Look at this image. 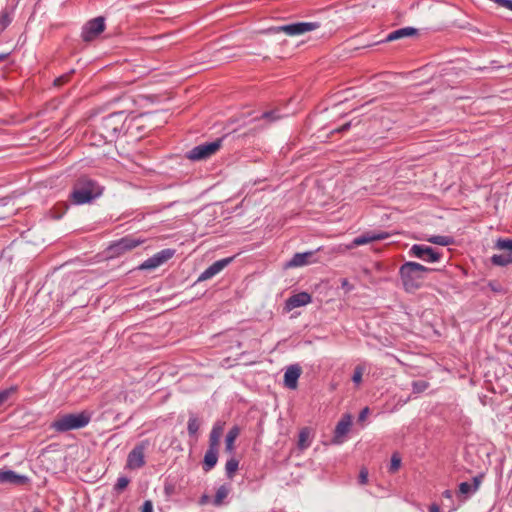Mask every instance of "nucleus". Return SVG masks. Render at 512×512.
<instances>
[{"instance_id": "nucleus-1", "label": "nucleus", "mask_w": 512, "mask_h": 512, "mask_svg": "<svg viewBox=\"0 0 512 512\" xmlns=\"http://www.w3.org/2000/svg\"><path fill=\"white\" fill-rule=\"evenodd\" d=\"M429 271V268L416 262L404 263L399 270L404 289L407 292H414L419 289L423 285L426 274Z\"/></svg>"}, {"instance_id": "nucleus-2", "label": "nucleus", "mask_w": 512, "mask_h": 512, "mask_svg": "<svg viewBox=\"0 0 512 512\" xmlns=\"http://www.w3.org/2000/svg\"><path fill=\"white\" fill-rule=\"evenodd\" d=\"M102 194V188L90 179H80L71 194L72 200L75 204H85Z\"/></svg>"}, {"instance_id": "nucleus-3", "label": "nucleus", "mask_w": 512, "mask_h": 512, "mask_svg": "<svg viewBox=\"0 0 512 512\" xmlns=\"http://www.w3.org/2000/svg\"><path fill=\"white\" fill-rule=\"evenodd\" d=\"M91 414L83 411L75 414H65L57 418L51 427L58 432H66L70 430L80 429L89 424Z\"/></svg>"}, {"instance_id": "nucleus-4", "label": "nucleus", "mask_w": 512, "mask_h": 512, "mask_svg": "<svg viewBox=\"0 0 512 512\" xmlns=\"http://www.w3.org/2000/svg\"><path fill=\"white\" fill-rule=\"evenodd\" d=\"M319 24L316 22H297L283 26L271 27L269 33L284 32L289 36H298L316 30Z\"/></svg>"}, {"instance_id": "nucleus-5", "label": "nucleus", "mask_w": 512, "mask_h": 512, "mask_svg": "<svg viewBox=\"0 0 512 512\" xmlns=\"http://www.w3.org/2000/svg\"><path fill=\"white\" fill-rule=\"evenodd\" d=\"M125 120L124 112L112 113L102 120V129L106 137H114L123 128Z\"/></svg>"}, {"instance_id": "nucleus-6", "label": "nucleus", "mask_w": 512, "mask_h": 512, "mask_svg": "<svg viewBox=\"0 0 512 512\" xmlns=\"http://www.w3.org/2000/svg\"><path fill=\"white\" fill-rule=\"evenodd\" d=\"M221 146V140L200 144L187 153V158L193 161L204 160L213 155Z\"/></svg>"}, {"instance_id": "nucleus-7", "label": "nucleus", "mask_w": 512, "mask_h": 512, "mask_svg": "<svg viewBox=\"0 0 512 512\" xmlns=\"http://www.w3.org/2000/svg\"><path fill=\"white\" fill-rule=\"evenodd\" d=\"M409 255L429 263L437 262L441 257L433 248L419 244H415L409 249Z\"/></svg>"}, {"instance_id": "nucleus-8", "label": "nucleus", "mask_w": 512, "mask_h": 512, "mask_svg": "<svg viewBox=\"0 0 512 512\" xmlns=\"http://www.w3.org/2000/svg\"><path fill=\"white\" fill-rule=\"evenodd\" d=\"M175 254V251L173 249H163L159 251L158 253L154 254L152 257L145 260L139 268L141 270H152L155 269L162 264H164L166 261L171 259Z\"/></svg>"}, {"instance_id": "nucleus-9", "label": "nucleus", "mask_w": 512, "mask_h": 512, "mask_svg": "<svg viewBox=\"0 0 512 512\" xmlns=\"http://www.w3.org/2000/svg\"><path fill=\"white\" fill-rule=\"evenodd\" d=\"M105 28L103 17H97L85 24L82 30V38L84 41H91L95 39Z\"/></svg>"}, {"instance_id": "nucleus-10", "label": "nucleus", "mask_w": 512, "mask_h": 512, "mask_svg": "<svg viewBox=\"0 0 512 512\" xmlns=\"http://www.w3.org/2000/svg\"><path fill=\"white\" fill-rule=\"evenodd\" d=\"M145 450L146 444L141 443L136 445L128 454L126 467L128 469H139L145 464Z\"/></svg>"}, {"instance_id": "nucleus-11", "label": "nucleus", "mask_w": 512, "mask_h": 512, "mask_svg": "<svg viewBox=\"0 0 512 512\" xmlns=\"http://www.w3.org/2000/svg\"><path fill=\"white\" fill-rule=\"evenodd\" d=\"M232 260L233 257H228L214 262L200 274V276L198 277V281L202 282L214 277L215 275L220 273L226 266H228L232 262Z\"/></svg>"}, {"instance_id": "nucleus-12", "label": "nucleus", "mask_w": 512, "mask_h": 512, "mask_svg": "<svg viewBox=\"0 0 512 512\" xmlns=\"http://www.w3.org/2000/svg\"><path fill=\"white\" fill-rule=\"evenodd\" d=\"M144 242L143 239L137 238L135 236H126L121 238L119 241L114 243L111 246V249L114 250L115 253H124L126 251L132 250L142 244Z\"/></svg>"}, {"instance_id": "nucleus-13", "label": "nucleus", "mask_w": 512, "mask_h": 512, "mask_svg": "<svg viewBox=\"0 0 512 512\" xmlns=\"http://www.w3.org/2000/svg\"><path fill=\"white\" fill-rule=\"evenodd\" d=\"M301 372V368L297 364L290 365L289 367H287L284 373L285 386L289 389H296Z\"/></svg>"}, {"instance_id": "nucleus-14", "label": "nucleus", "mask_w": 512, "mask_h": 512, "mask_svg": "<svg viewBox=\"0 0 512 512\" xmlns=\"http://www.w3.org/2000/svg\"><path fill=\"white\" fill-rule=\"evenodd\" d=\"M351 422L352 420L350 415H344L342 417V419L336 425L333 443L341 444L343 442V437L348 433Z\"/></svg>"}, {"instance_id": "nucleus-15", "label": "nucleus", "mask_w": 512, "mask_h": 512, "mask_svg": "<svg viewBox=\"0 0 512 512\" xmlns=\"http://www.w3.org/2000/svg\"><path fill=\"white\" fill-rule=\"evenodd\" d=\"M314 253L312 251L296 253L289 262H287L286 267H301L312 263L311 258Z\"/></svg>"}, {"instance_id": "nucleus-16", "label": "nucleus", "mask_w": 512, "mask_h": 512, "mask_svg": "<svg viewBox=\"0 0 512 512\" xmlns=\"http://www.w3.org/2000/svg\"><path fill=\"white\" fill-rule=\"evenodd\" d=\"M27 477L19 475L12 470H0V483L23 484Z\"/></svg>"}, {"instance_id": "nucleus-17", "label": "nucleus", "mask_w": 512, "mask_h": 512, "mask_svg": "<svg viewBox=\"0 0 512 512\" xmlns=\"http://www.w3.org/2000/svg\"><path fill=\"white\" fill-rule=\"evenodd\" d=\"M311 302L310 294L306 292L297 293L288 298L286 304L289 309L305 306Z\"/></svg>"}, {"instance_id": "nucleus-18", "label": "nucleus", "mask_w": 512, "mask_h": 512, "mask_svg": "<svg viewBox=\"0 0 512 512\" xmlns=\"http://www.w3.org/2000/svg\"><path fill=\"white\" fill-rule=\"evenodd\" d=\"M480 486L479 478H473L472 482H462L459 485V494L464 496L465 499L473 495Z\"/></svg>"}, {"instance_id": "nucleus-19", "label": "nucleus", "mask_w": 512, "mask_h": 512, "mask_svg": "<svg viewBox=\"0 0 512 512\" xmlns=\"http://www.w3.org/2000/svg\"><path fill=\"white\" fill-rule=\"evenodd\" d=\"M383 238H384L383 234H376V233L361 235V236L356 237L350 245L346 246V249H352L354 247L365 245L370 242L380 240Z\"/></svg>"}, {"instance_id": "nucleus-20", "label": "nucleus", "mask_w": 512, "mask_h": 512, "mask_svg": "<svg viewBox=\"0 0 512 512\" xmlns=\"http://www.w3.org/2000/svg\"><path fill=\"white\" fill-rule=\"evenodd\" d=\"M240 434V428L238 426L232 427L225 437V450L229 454H233L235 450V441Z\"/></svg>"}, {"instance_id": "nucleus-21", "label": "nucleus", "mask_w": 512, "mask_h": 512, "mask_svg": "<svg viewBox=\"0 0 512 512\" xmlns=\"http://www.w3.org/2000/svg\"><path fill=\"white\" fill-rule=\"evenodd\" d=\"M218 461V449L208 448L204 455L203 469L208 472L217 464Z\"/></svg>"}, {"instance_id": "nucleus-22", "label": "nucleus", "mask_w": 512, "mask_h": 512, "mask_svg": "<svg viewBox=\"0 0 512 512\" xmlns=\"http://www.w3.org/2000/svg\"><path fill=\"white\" fill-rule=\"evenodd\" d=\"M415 33H416V30L414 28H410V27L401 28V29L395 30V31L391 32L390 34H388L386 40L394 41V40H397V39H400L403 37L412 36Z\"/></svg>"}, {"instance_id": "nucleus-23", "label": "nucleus", "mask_w": 512, "mask_h": 512, "mask_svg": "<svg viewBox=\"0 0 512 512\" xmlns=\"http://www.w3.org/2000/svg\"><path fill=\"white\" fill-rule=\"evenodd\" d=\"M230 491H231L230 486L221 485L216 491V494H215V497L213 500V504L217 507L221 506L223 504L224 500L228 497Z\"/></svg>"}, {"instance_id": "nucleus-24", "label": "nucleus", "mask_w": 512, "mask_h": 512, "mask_svg": "<svg viewBox=\"0 0 512 512\" xmlns=\"http://www.w3.org/2000/svg\"><path fill=\"white\" fill-rule=\"evenodd\" d=\"M495 248L504 251L512 257V239L499 238L495 243Z\"/></svg>"}, {"instance_id": "nucleus-25", "label": "nucleus", "mask_w": 512, "mask_h": 512, "mask_svg": "<svg viewBox=\"0 0 512 512\" xmlns=\"http://www.w3.org/2000/svg\"><path fill=\"white\" fill-rule=\"evenodd\" d=\"M491 262L497 266H507L512 264V257L507 253L495 254L491 257Z\"/></svg>"}, {"instance_id": "nucleus-26", "label": "nucleus", "mask_w": 512, "mask_h": 512, "mask_svg": "<svg viewBox=\"0 0 512 512\" xmlns=\"http://www.w3.org/2000/svg\"><path fill=\"white\" fill-rule=\"evenodd\" d=\"M311 444L310 440V431L307 428H304L299 433L298 447L301 450L308 448Z\"/></svg>"}, {"instance_id": "nucleus-27", "label": "nucleus", "mask_w": 512, "mask_h": 512, "mask_svg": "<svg viewBox=\"0 0 512 512\" xmlns=\"http://www.w3.org/2000/svg\"><path fill=\"white\" fill-rule=\"evenodd\" d=\"M367 371V365L366 363L358 364L355 369L352 376V381L356 385H359L362 382L363 374Z\"/></svg>"}, {"instance_id": "nucleus-28", "label": "nucleus", "mask_w": 512, "mask_h": 512, "mask_svg": "<svg viewBox=\"0 0 512 512\" xmlns=\"http://www.w3.org/2000/svg\"><path fill=\"white\" fill-rule=\"evenodd\" d=\"M238 467H239V461L235 458H231L226 462L225 471H226V475L229 479L233 478Z\"/></svg>"}, {"instance_id": "nucleus-29", "label": "nucleus", "mask_w": 512, "mask_h": 512, "mask_svg": "<svg viewBox=\"0 0 512 512\" xmlns=\"http://www.w3.org/2000/svg\"><path fill=\"white\" fill-rule=\"evenodd\" d=\"M427 240L433 244H438L441 246H447L451 243V239L449 237L440 235L431 236Z\"/></svg>"}, {"instance_id": "nucleus-30", "label": "nucleus", "mask_w": 512, "mask_h": 512, "mask_svg": "<svg viewBox=\"0 0 512 512\" xmlns=\"http://www.w3.org/2000/svg\"><path fill=\"white\" fill-rule=\"evenodd\" d=\"M200 428V422L196 417H190L188 421V433L190 435H195Z\"/></svg>"}, {"instance_id": "nucleus-31", "label": "nucleus", "mask_w": 512, "mask_h": 512, "mask_svg": "<svg viewBox=\"0 0 512 512\" xmlns=\"http://www.w3.org/2000/svg\"><path fill=\"white\" fill-rule=\"evenodd\" d=\"M401 466V457L398 453H394L391 457L389 472L395 473Z\"/></svg>"}, {"instance_id": "nucleus-32", "label": "nucleus", "mask_w": 512, "mask_h": 512, "mask_svg": "<svg viewBox=\"0 0 512 512\" xmlns=\"http://www.w3.org/2000/svg\"><path fill=\"white\" fill-rule=\"evenodd\" d=\"M221 434L219 433H215L211 430L210 432V435H209V447L210 448H216L218 449V446H219V443H220V439H221Z\"/></svg>"}, {"instance_id": "nucleus-33", "label": "nucleus", "mask_w": 512, "mask_h": 512, "mask_svg": "<svg viewBox=\"0 0 512 512\" xmlns=\"http://www.w3.org/2000/svg\"><path fill=\"white\" fill-rule=\"evenodd\" d=\"M128 484L129 479L127 477H119L115 485V489L118 491H122L128 486Z\"/></svg>"}, {"instance_id": "nucleus-34", "label": "nucleus", "mask_w": 512, "mask_h": 512, "mask_svg": "<svg viewBox=\"0 0 512 512\" xmlns=\"http://www.w3.org/2000/svg\"><path fill=\"white\" fill-rule=\"evenodd\" d=\"M428 384L425 381H417L413 383V390L416 393L423 392L427 388Z\"/></svg>"}, {"instance_id": "nucleus-35", "label": "nucleus", "mask_w": 512, "mask_h": 512, "mask_svg": "<svg viewBox=\"0 0 512 512\" xmlns=\"http://www.w3.org/2000/svg\"><path fill=\"white\" fill-rule=\"evenodd\" d=\"M359 483L362 485L367 484L368 482V470L366 468H362L358 477Z\"/></svg>"}, {"instance_id": "nucleus-36", "label": "nucleus", "mask_w": 512, "mask_h": 512, "mask_svg": "<svg viewBox=\"0 0 512 512\" xmlns=\"http://www.w3.org/2000/svg\"><path fill=\"white\" fill-rule=\"evenodd\" d=\"M341 288L344 290L345 293H349L354 289V286L347 279H342Z\"/></svg>"}, {"instance_id": "nucleus-37", "label": "nucleus", "mask_w": 512, "mask_h": 512, "mask_svg": "<svg viewBox=\"0 0 512 512\" xmlns=\"http://www.w3.org/2000/svg\"><path fill=\"white\" fill-rule=\"evenodd\" d=\"M224 426H225L224 422L217 421V422L214 423V425L212 427V431L222 435L223 434V430H224Z\"/></svg>"}, {"instance_id": "nucleus-38", "label": "nucleus", "mask_w": 512, "mask_h": 512, "mask_svg": "<svg viewBox=\"0 0 512 512\" xmlns=\"http://www.w3.org/2000/svg\"><path fill=\"white\" fill-rule=\"evenodd\" d=\"M13 391H14V389L11 388V389L4 390V391L0 392V405L2 403H4L9 398V396L11 395V393Z\"/></svg>"}, {"instance_id": "nucleus-39", "label": "nucleus", "mask_w": 512, "mask_h": 512, "mask_svg": "<svg viewBox=\"0 0 512 512\" xmlns=\"http://www.w3.org/2000/svg\"><path fill=\"white\" fill-rule=\"evenodd\" d=\"M142 512H153V504L150 500H146L143 503Z\"/></svg>"}, {"instance_id": "nucleus-40", "label": "nucleus", "mask_w": 512, "mask_h": 512, "mask_svg": "<svg viewBox=\"0 0 512 512\" xmlns=\"http://www.w3.org/2000/svg\"><path fill=\"white\" fill-rule=\"evenodd\" d=\"M10 23V19L6 13L0 15V25L5 28Z\"/></svg>"}, {"instance_id": "nucleus-41", "label": "nucleus", "mask_w": 512, "mask_h": 512, "mask_svg": "<svg viewBox=\"0 0 512 512\" xmlns=\"http://www.w3.org/2000/svg\"><path fill=\"white\" fill-rule=\"evenodd\" d=\"M369 412L370 411H369L368 407H365L364 409H362V411L359 414V421H364L367 418Z\"/></svg>"}, {"instance_id": "nucleus-42", "label": "nucleus", "mask_w": 512, "mask_h": 512, "mask_svg": "<svg viewBox=\"0 0 512 512\" xmlns=\"http://www.w3.org/2000/svg\"><path fill=\"white\" fill-rule=\"evenodd\" d=\"M429 512H441L439 505L435 503L431 504L429 506Z\"/></svg>"}, {"instance_id": "nucleus-43", "label": "nucleus", "mask_w": 512, "mask_h": 512, "mask_svg": "<svg viewBox=\"0 0 512 512\" xmlns=\"http://www.w3.org/2000/svg\"><path fill=\"white\" fill-rule=\"evenodd\" d=\"M66 78V76H61L54 81V84L56 86L61 85L66 80Z\"/></svg>"}, {"instance_id": "nucleus-44", "label": "nucleus", "mask_w": 512, "mask_h": 512, "mask_svg": "<svg viewBox=\"0 0 512 512\" xmlns=\"http://www.w3.org/2000/svg\"><path fill=\"white\" fill-rule=\"evenodd\" d=\"M452 496H453V493H452V491H451V490H445V491L443 492V497H445V498H447V499H451V498H452Z\"/></svg>"}, {"instance_id": "nucleus-45", "label": "nucleus", "mask_w": 512, "mask_h": 512, "mask_svg": "<svg viewBox=\"0 0 512 512\" xmlns=\"http://www.w3.org/2000/svg\"><path fill=\"white\" fill-rule=\"evenodd\" d=\"M209 500V496L208 495H203L201 498H200V504L201 505H204L208 502Z\"/></svg>"}, {"instance_id": "nucleus-46", "label": "nucleus", "mask_w": 512, "mask_h": 512, "mask_svg": "<svg viewBox=\"0 0 512 512\" xmlns=\"http://www.w3.org/2000/svg\"><path fill=\"white\" fill-rule=\"evenodd\" d=\"M506 2H508V0H497V4L501 7H506Z\"/></svg>"}, {"instance_id": "nucleus-47", "label": "nucleus", "mask_w": 512, "mask_h": 512, "mask_svg": "<svg viewBox=\"0 0 512 512\" xmlns=\"http://www.w3.org/2000/svg\"><path fill=\"white\" fill-rule=\"evenodd\" d=\"M506 9L512 11V0H508V2H506Z\"/></svg>"}, {"instance_id": "nucleus-48", "label": "nucleus", "mask_w": 512, "mask_h": 512, "mask_svg": "<svg viewBox=\"0 0 512 512\" xmlns=\"http://www.w3.org/2000/svg\"><path fill=\"white\" fill-rule=\"evenodd\" d=\"M264 117H266V118H271V117H272V113H265V114H264Z\"/></svg>"}, {"instance_id": "nucleus-49", "label": "nucleus", "mask_w": 512, "mask_h": 512, "mask_svg": "<svg viewBox=\"0 0 512 512\" xmlns=\"http://www.w3.org/2000/svg\"><path fill=\"white\" fill-rule=\"evenodd\" d=\"M5 58V55H0V60H3Z\"/></svg>"}, {"instance_id": "nucleus-50", "label": "nucleus", "mask_w": 512, "mask_h": 512, "mask_svg": "<svg viewBox=\"0 0 512 512\" xmlns=\"http://www.w3.org/2000/svg\"><path fill=\"white\" fill-rule=\"evenodd\" d=\"M32 512H41L39 509H34Z\"/></svg>"}]
</instances>
